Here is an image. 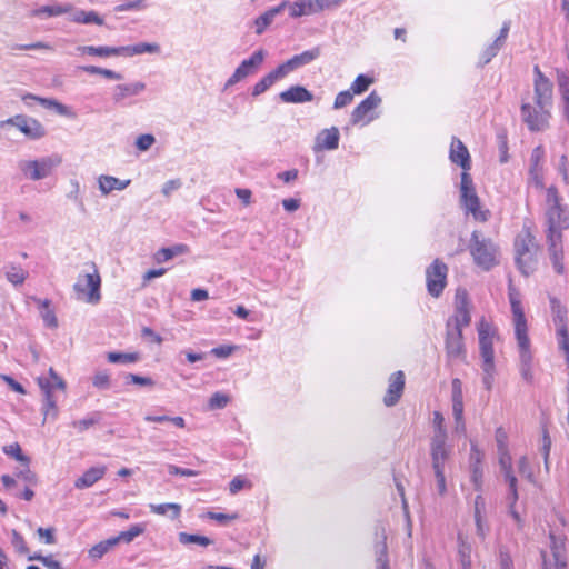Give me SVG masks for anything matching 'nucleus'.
I'll return each instance as SVG.
<instances>
[{
  "label": "nucleus",
  "instance_id": "nucleus-35",
  "mask_svg": "<svg viewBox=\"0 0 569 569\" xmlns=\"http://www.w3.org/2000/svg\"><path fill=\"white\" fill-rule=\"evenodd\" d=\"M78 51L82 54L98 56V57H112L121 56L120 47H108V46H81L78 47Z\"/></svg>",
  "mask_w": 569,
  "mask_h": 569
},
{
  "label": "nucleus",
  "instance_id": "nucleus-19",
  "mask_svg": "<svg viewBox=\"0 0 569 569\" xmlns=\"http://www.w3.org/2000/svg\"><path fill=\"white\" fill-rule=\"evenodd\" d=\"M533 72H535L533 88H535L536 98H538V100L540 102H545L550 97H552V88H553L552 82L541 72V70L538 66H535Z\"/></svg>",
  "mask_w": 569,
  "mask_h": 569
},
{
  "label": "nucleus",
  "instance_id": "nucleus-45",
  "mask_svg": "<svg viewBox=\"0 0 569 569\" xmlns=\"http://www.w3.org/2000/svg\"><path fill=\"white\" fill-rule=\"evenodd\" d=\"M114 546H117V540L111 537L104 541L94 545L89 550V556L92 559H101Z\"/></svg>",
  "mask_w": 569,
  "mask_h": 569
},
{
  "label": "nucleus",
  "instance_id": "nucleus-13",
  "mask_svg": "<svg viewBox=\"0 0 569 569\" xmlns=\"http://www.w3.org/2000/svg\"><path fill=\"white\" fill-rule=\"evenodd\" d=\"M445 349L449 360H463L466 358V347L462 331L459 329L446 328Z\"/></svg>",
  "mask_w": 569,
  "mask_h": 569
},
{
  "label": "nucleus",
  "instance_id": "nucleus-3",
  "mask_svg": "<svg viewBox=\"0 0 569 569\" xmlns=\"http://www.w3.org/2000/svg\"><path fill=\"white\" fill-rule=\"evenodd\" d=\"M469 251L475 263L486 271L498 264V247L477 230L471 233Z\"/></svg>",
  "mask_w": 569,
  "mask_h": 569
},
{
  "label": "nucleus",
  "instance_id": "nucleus-29",
  "mask_svg": "<svg viewBox=\"0 0 569 569\" xmlns=\"http://www.w3.org/2000/svg\"><path fill=\"white\" fill-rule=\"evenodd\" d=\"M130 180H120L112 176L102 174L98 179L99 190L102 194H108L113 190H124L129 184Z\"/></svg>",
  "mask_w": 569,
  "mask_h": 569
},
{
  "label": "nucleus",
  "instance_id": "nucleus-33",
  "mask_svg": "<svg viewBox=\"0 0 569 569\" xmlns=\"http://www.w3.org/2000/svg\"><path fill=\"white\" fill-rule=\"evenodd\" d=\"M451 402L452 416H459L460 412H463L462 382L459 378H453L451 381Z\"/></svg>",
  "mask_w": 569,
  "mask_h": 569
},
{
  "label": "nucleus",
  "instance_id": "nucleus-38",
  "mask_svg": "<svg viewBox=\"0 0 569 569\" xmlns=\"http://www.w3.org/2000/svg\"><path fill=\"white\" fill-rule=\"evenodd\" d=\"M149 509L156 515L169 516V518L173 520L179 518L182 508L179 503L168 502L160 505L151 503L149 505Z\"/></svg>",
  "mask_w": 569,
  "mask_h": 569
},
{
  "label": "nucleus",
  "instance_id": "nucleus-21",
  "mask_svg": "<svg viewBox=\"0 0 569 569\" xmlns=\"http://www.w3.org/2000/svg\"><path fill=\"white\" fill-rule=\"evenodd\" d=\"M146 89V83L137 81L133 83L118 84L113 88L112 99L116 103H120L129 97L140 94Z\"/></svg>",
  "mask_w": 569,
  "mask_h": 569
},
{
  "label": "nucleus",
  "instance_id": "nucleus-10",
  "mask_svg": "<svg viewBox=\"0 0 569 569\" xmlns=\"http://www.w3.org/2000/svg\"><path fill=\"white\" fill-rule=\"evenodd\" d=\"M448 267L440 259H435L426 270V282L428 292L438 298L447 283Z\"/></svg>",
  "mask_w": 569,
  "mask_h": 569
},
{
  "label": "nucleus",
  "instance_id": "nucleus-32",
  "mask_svg": "<svg viewBox=\"0 0 569 569\" xmlns=\"http://www.w3.org/2000/svg\"><path fill=\"white\" fill-rule=\"evenodd\" d=\"M22 101L29 107L32 106L33 101H37L46 109H53L60 114H66V110H67L66 106H63L62 103L58 102L54 99L41 98V97H37L32 93H27V94L22 96Z\"/></svg>",
  "mask_w": 569,
  "mask_h": 569
},
{
  "label": "nucleus",
  "instance_id": "nucleus-63",
  "mask_svg": "<svg viewBox=\"0 0 569 569\" xmlns=\"http://www.w3.org/2000/svg\"><path fill=\"white\" fill-rule=\"evenodd\" d=\"M154 142H156V138L150 133H146V134H141L137 138L136 147L140 151H147L152 147V144Z\"/></svg>",
  "mask_w": 569,
  "mask_h": 569
},
{
  "label": "nucleus",
  "instance_id": "nucleus-22",
  "mask_svg": "<svg viewBox=\"0 0 569 569\" xmlns=\"http://www.w3.org/2000/svg\"><path fill=\"white\" fill-rule=\"evenodd\" d=\"M38 385H39L40 389L42 390V392L44 393V403H43V408H42L43 415H44V420L50 416L54 418L57 416L58 409L56 406V400L51 392V385H50L49 380L46 379L44 377L38 378Z\"/></svg>",
  "mask_w": 569,
  "mask_h": 569
},
{
  "label": "nucleus",
  "instance_id": "nucleus-39",
  "mask_svg": "<svg viewBox=\"0 0 569 569\" xmlns=\"http://www.w3.org/2000/svg\"><path fill=\"white\" fill-rule=\"evenodd\" d=\"M70 20L76 23L83 24H103V19L96 11L77 10L72 12Z\"/></svg>",
  "mask_w": 569,
  "mask_h": 569
},
{
  "label": "nucleus",
  "instance_id": "nucleus-61",
  "mask_svg": "<svg viewBox=\"0 0 569 569\" xmlns=\"http://www.w3.org/2000/svg\"><path fill=\"white\" fill-rule=\"evenodd\" d=\"M345 0H313L316 12L339 8Z\"/></svg>",
  "mask_w": 569,
  "mask_h": 569
},
{
  "label": "nucleus",
  "instance_id": "nucleus-57",
  "mask_svg": "<svg viewBox=\"0 0 569 569\" xmlns=\"http://www.w3.org/2000/svg\"><path fill=\"white\" fill-rule=\"evenodd\" d=\"M147 7L146 0H127L114 7L116 12L142 10Z\"/></svg>",
  "mask_w": 569,
  "mask_h": 569
},
{
  "label": "nucleus",
  "instance_id": "nucleus-20",
  "mask_svg": "<svg viewBox=\"0 0 569 569\" xmlns=\"http://www.w3.org/2000/svg\"><path fill=\"white\" fill-rule=\"evenodd\" d=\"M547 242L553 269L557 273L562 274L565 272V266L562 263V238L552 236L551 238H547Z\"/></svg>",
  "mask_w": 569,
  "mask_h": 569
},
{
  "label": "nucleus",
  "instance_id": "nucleus-17",
  "mask_svg": "<svg viewBox=\"0 0 569 569\" xmlns=\"http://www.w3.org/2000/svg\"><path fill=\"white\" fill-rule=\"evenodd\" d=\"M381 103L380 96L372 91L365 100H362L352 111L351 113V123L357 124L361 122L365 117L376 109Z\"/></svg>",
  "mask_w": 569,
  "mask_h": 569
},
{
  "label": "nucleus",
  "instance_id": "nucleus-31",
  "mask_svg": "<svg viewBox=\"0 0 569 569\" xmlns=\"http://www.w3.org/2000/svg\"><path fill=\"white\" fill-rule=\"evenodd\" d=\"M538 251L539 250H531L526 256L523 254L515 258L517 267L523 276L528 277L537 269Z\"/></svg>",
  "mask_w": 569,
  "mask_h": 569
},
{
  "label": "nucleus",
  "instance_id": "nucleus-5",
  "mask_svg": "<svg viewBox=\"0 0 569 569\" xmlns=\"http://www.w3.org/2000/svg\"><path fill=\"white\" fill-rule=\"evenodd\" d=\"M61 162L62 157L58 153H52L36 160H20L18 169L24 178L38 181L49 177Z\"/></svg>",
  "mask_w": 569,
  "mask_h": 569
},
{
  "label": "nucleus",
  "instance_id": "nucleus-28",
  "mask_svg": "<svg viewBox=\"0 0 569 569\" xmlns=\"http://www.w3.org/2000/svg\"><path fill=\"white\" fill-rule=\"evenodd\" d=\"M551 539V552L555 559V566H545V569H567V561L565 556V543L561 539H557L553 535H550Z\"/></svg>",
  "mask_w": 569,
  "mask_h": 569
},
{
  "label": "nucleus",
  "instance_id": "nucleus-30",
  "mask_svg": "<svg viewBox=\"0 0 569 569\" xmlns=\"http://www.w3.org/2000/svg\"><path fill=\"white\" fill-rule=\"evenodd\" d=\"M121 56L133 57L143 53H158L160 46L158 43L139 42L132 46L120 47Z\"/></svg>",
  "mask_w": 569,
  "mask_h": 569
},
{
  "label": "nucleus",
  "instance_id": "nucleus-18",
  "mask_svg": "<svg viewBox=\"0 0 569 569\" xmlns=\"http://www.w3.org/2000/svg\"><path fill=\"white\" fill-rule=\"evenodd\" d=\"M279 98L284 103H305L313 100V94L305 87L296 84L280 92Z\"/></svg>",
  "mask_w": 569,
  "mask_h": 569
},
{
  "label": "nucleus",
  "instance_id": "nucleus-16",
  "mask_svg": "<svg viewBox=\"0 0 569 569\" xmlns=\"http://www.w3.org/2000/svg\"><path fill=\"white\" fill-rule=\"evenodd\" d=\"M449 158L453 163L460 166L463 172L470 170L471 160L469 151L463 142L457 137H452L451 139Z\"/></svg>",
  "mask_w": 569,
  "mask_h": 569
},
{
  "label": "nucleus",
  "instance_id": "nucleus-24",
  "mask_svg": "<svg viewBox=\"0 0 569 569\" xmlns=\"http://www.w3.org/2000/svg\"><path fill=\"white\" fill-rule=\"evenodd\" d=\"M107 467L106 466H98V467H91L87 471L83 472L81 477H79L76 482L74 487L77 489H86L91 486H93L98 480L103 478L106 475Z\"/></svg>",
  "mask_w": 569,
  "mask_h": 569
},
{
  "label": "nucleus",
  "instance_id": "nucleus-15",
  "mask_svg": "<svg viewBox=\"0 0 569 569\" xmlns=\"http://www.w3.org/2000/svg\"><path fill=\"white\" fill-rule=\"evenodd\" d=\"M405 389V373L399 370L393 372L389 378V386L383 398L387 407L395 406L402 396Z\"/></svg>",
  "mask_w": 569,
  "mask_h": 569
},
{
  "label": "nucleus",
  "instance_id": "nucleus-56",
  "mask_svg": "<svg viewBox=\"0 0 569 569\" xmlns=\"http://www.w3.org/2000/svg\"><path fill=\"white\" fill-rule=\"evenodd\" d=\"M276 81L270 73L266 74L260 81H258L252 88V96L258 97L266 92Z\"/></svg>",
  "mask_w": 569,
  "mask_h": 569
},
{
  "label": "nucleus",
  "instance_id": "nucleus-4",
  "mask_svg": "<svg viewBox=\"0 0 569 569\" xmlns=\"http://www.w3.org/2000/svg\"><path fill=\"white\" fill-rule=\"evenodd\" d=\"M533 99L535 104L522 102L520 108L521 119L530 131H545L549 127L552 97L545 102H540L536 97Z\"/></svg>",
  "mask_w": 569,
  "mask_h": 569
},
{
  "label": "nucleus",
  "instance_id": "nucleus-14",
  "mask_svg": "<svg viewBox=\"0 0 569 569\" xmlns=\"http://www.w3.org/2000/svg\"><path fill=\"white\" fill-rule=\"evenodd\" d=\"M543 160L545 149L542 146H537L530 156L529 180L538 189L543 188Z\"/></svg>",
  "mask_w": 569,
  "mask_h": 569
},
{
  "label": "nucleus",
  "instance_id": "nucleus-62",
  "mask_svg": "<svg viewBox=\"0 0 569 569\" xmlns=\"http://www.w3.org/2000/svg\"><path fill=\"white\" fill-rule=\"evenodd\" d=\"M92 385L98 389H109L110 387V376L107 371H99L92 378Z\"/></svg>",
  "mask_w": 569,
  "mask_h": 569
},
{
  "label": "nucleus",
  "instance_id": "nucleus-53",
  "mask_svg": "<svg viewBox=\"0 0 569 569\" xmlns=\"http://www.w3.org/2000/svg\"><path fill=\"white\" fill-rule=\"evenodd\" d=\"M14 477L23 480L24 482H27L31 486L37 485V476L30 469V463H22V468L17 469V471L14 472Z\"/></svg>",
  "mask_w": 569,
  "mask_h": 569
},
{
  "label": "nucleus",
  "instance_id": "nucleus-58",
  "mask_svg": "<svg viewBox=\"0 0 569 569\" xmlns=\"http://www.w3.org/2000/svg\"><path fill=\"white\" fill-rule=\"evenodd\" d=\"M502 46L493 41L481 53L480 61L482 64L489 63L501 50Z\"/></svg>",
  "mask_w": 569,
  "mask_h": 569
},
{
  "label": "nucleus",
  "instance_id": "nucleus-41",
  "mask_svg": "<svg viewBox=\"0 0 569 569\" xmlns=\"http://www.w3.org/2000/svg\"><path fill=\"white\" fill-rule=\"evenodd\" d=\"M188 250L186 244H176L169 248H161L154 253V260L158 263H163L176 256L182 254Z\"/></svg>",
  "mask_w": 569,
  "mask_h": 569
},
{
  "label": "nucleus",
  "instance_id": "nucleus-11",
  "mask_svg": "<svg viewBox=\"0 0 569 569\" xmlns=\"http://www.w3.org/2000/svg\"><path fill=\"white\" fill-rule=\"evenodd\" d=\"M266 57V52L260 49L254 51L250 58L244 59L227 80L224 88H229L240 82L250 74H253L258 68L262 64Z\"/></svg>",
  "mask_w": 569,
  "mask_h": 569
},
{
  "label": "nucleus",
  "instance_id": "nucleus-52",
  "mask_svg": "<svg viewBox=\"0 0 569 569\" xmlns=\"http://www.w3.org/2000/svg\"><path fill=\"white\" fill-rule=\"evenodd\" d=\"M230 402V397L222 392H214L209 401L208 408L210 410L223 409Z\"/></svg>",
  "mask_w": 569,
  "mask_h": 569
},
{
  "label": "nucleus",
  "instance_id": "nucleus-34",
  "mask_svg": "<svg viewBox=\"0 0 569 569\" xmlns=\"http://www.w3.org/2000/svg\"><path fill=\"white\" fill-rule=\"evenodd\" d=\"M3 273L6 279L13 286H21L28 277V271L14 263L6 264L3 267Z\"/></svg>",
  "mask_w": 569,
  "mask_h": 569
},
{
  "label": "nucleus",
  "instance_id": "nucleus-23",
  "mask_svg": "<svg viewBox=\"0 0 569 569\" xmlns=\"http://www.w3.org/2000/svg\"><path fill=\"white\" fill-rule=\"evenodd\" d=\"M339 130L336 127L322 130L316 138V148L335 150L339 146Z\"/></svg>",
  "mask_w": 569,
  "mask_h": 569
},
{
  "label": "nucleus",
  "instance_id": "nucleus-60",
  "mask_svg": "<svg viewBox=\"0 0 569 569\" xmlns=\"http://www.w3.org/2000/svg\"><path fill=\"white\" fill-rule=\"evenodd\" d=\"M499 466L502 473L512 471V458L509 452V449L507 450H499Z\"/></svg>",
  "mask_w": 569,
  "mask_h": 569
},
{
  "label": "nucleus",
  "instance_id": "nucleus-1",
  "mask_svg": "<svg viewBox=\"0 0 569 569\" xmlns=\"http://www.w3.org/2000/svg\"><path fill=\"white\" fill-rule=\"evenodd\" d=\"M509 300L513 318L515 336L519 350V365H532L533 356L530 349L527 319L521 301L518 293L515 291L509 292Z\"/></svg>",
  "mask_w": 569,
  "mask_h": 569
},
{
  "label": "nucleus",
  "instance_id": "nucleus-43",
  "mask_svg": "<svg viewBox=\"0 0 569 569\" xmlns=\"http://www.w3.org/2000/svg\"><path fill=\"white\" fill-rule=\"evenodd\" d=\"M451 452V448H439V449H431V462H432V469L433 470H440L445 469V463L447 459L449 458V455Z\"/></svg>",
  "mask_w": 569,
  "mask_h": 569
},
{
  "label": "nucleus",
  "instance_id": "nucleus-40",
  "mask_svg": "<svg viewBox=\"0 0 569 569\" xmlns=\"http://www.w3.org/2000/svg\"><path fill=\"white\" fill-rule=\"evenodd\" d=\"M38 306L40 307V316L48 328H57L58 319L56 317L54 311L50 308V300L44 299H36Z\"/></svg>",
  "mask_w": 569,
  "mask_h": 569
},
{
  "label": "nucleus",
  "instance_id": "nucleus-12",
  "mask_svg": "<svg viewBox=\"0 0 569 569\" xmlns=\"http://www.w3.org/2000/svg\"><path fill=\"white\" fill-rule=\"evenodd\" d=\"M471 321L467 292L457 291L455 313L447 320L446 328L463 330Z\"/></svg>",
  "mask_w": 569,
  "mask_h": 569
},
{
  "label": "nucleus",
  "instance_id": "nucleus-8",
  "mask_svg": "<svg viewBox=\"0 0 569 569\" xmlns=\"http://www.w3.org/2000/svg\"><path fill=\"white\" fill-rule=\"evenodd\" d=\"M93 271L90 273L79 274L77 282L73 284V290L78 298H86V301L96 305L101 299L100 286L101 278L94 264Z\"/></svg>",
  "mask_w": 569,
  "mask_h": 569
},
{
  "label": "nucleus",
  "instance_id": "nucleus-64",
  "mask_svg": "<svg viewBox=\"0 0 569 569\" xmlns=\"http://www.w3.org/2000/svg\"><path fill=\"white\" fill-rule=\"evenodd\" d=\"M352 99H353V96L349 90L341 91L337 94V97L335 99L333 108L335 109L343 108V107L350 104Z\"/></svg>",
  "mask_w": 569,
  "mask_h": 569
},
{
  "label": "nucleus",
  "instance_id": "nucleus-47",
  "mask_svg": "<svg viewBox=\"0 0 569 569\" xmlns=\"http://www.w3.org/2000/svg\"><path fill=\"white\" fill-rule=\"evenodd\" d=\"M143 531H144V527L140 523H137V525L131 526L128 530L121 531L118 536L112 537V538L117 540V545L120 541L129 543L134 538L140 536Z\"/></svg>",
  "mask_w": 569,
  "mask_h": 569
},
{
  "label": "nucleus",
  "instance_id": "nucleus-46",
  "mask_svg": "<svg viewBox=\"0 0 569 569\" xmlns=\"http://www.w3.org/2000/svg\"><path fill=\"white\" fill-rule=\"evenodd\" d=\"M558 86L563 101V114L569 120V76L561 74L558 79Z\"/></svg>",
  "mask_w": 569,
  "mask_h": 569
},
{
  "label": "nucleus",
  "instance_id": "nucleus-37",
  "mask_svg": "<svg viewBox=\"0 0 569 569\" xmlns=\"http://www.w3.org/2000/svg\"><path fill=\"white\" fill-rule=\"evenodd\" d=\"M316 8L313 0H297L289 6V14L291 18L315 14Z\"/></svg>",
  "mask_w": 569,
  "mask_h": 569
},
{
  "label": "nucleus",
  "instance_id": "nucleus-2",
  "mask_svg": "<svg viewBox=\"0 0 569 569\" xmlns=\"http://www.w3.org/2000/svg\"><path fill=\"white\" fill-rule=\"evenodd\" d=\"M479 352L481 357L482 385L486 390L490 391L496 378V363L493 351V336L490 325L481 321L478 328Z\"/></svg>",
  "mask_w": 569,
  "mask_h": 569
},
{
  "label": "nucleus",
  "instance_id": "nucleus-51",
  "mask_svg": "<svg viewBox=\"0 0 569 569\" xmlns=\"http://www.w3.org/2000/svg\"><path fill=\"white\" fill-rule=\"evenodd\" d=\"M373 82V79L366 76V74H359L355 81L351 83V91L355 94H360L369 88V86Z\"/></svg>",
  "mask_w": 569,
  "mask_h": 569
},
{
  "label": "nucleus",
  "instance_id": "nucleus-26",
  "mask_svg": "<svg viewBox=\"0 0 569 569\" xmlns=\"http://www.w3.org/2000/svg\"><path fill=\"white\" fill-rule=\"evenodd\" d=\"M531 250H539V246L529 231H522L515 240L516 257L526 256Z\"/></svg>",
  "mask_w": 569,
  "mask_h": 569
},
{
  "label": "nucleus",
  "instance_id": "nucleus-44",
  "mask_svg": "<svg viewBox=\"0 0 569 569\" xmlns=\"http://www.w3.org/2000/svg\"><path fill=\"white\" fill-rule=\"evenodd\" d=\"M179 542L187 546L191 543L199 545L201 547H208L212 543V540L206 536L193 535L188 532H180L178 535Z\"/></svg>",
  "mask_w": 569,
  "mask_h": 569
},
{
  "label": "nucleus",
  "instance_id": "nucleus-59",
  "mask_svg": "<svg viewBox=\"0 0 569 569\" xmlns=\"http://www.w3.org/2000/svg\"><path fill=\"white\" fill-rule=\"evenodd\" d=\"M127 385H139L142 387H152L154 386V381L150 377H142L136 373H127L124 377Z\"/></svg>",
  "mask_w": 569,
  "mask_h": 569
},
{
  "label": "nucleus",
  "instance_id": "nucleus-55",
  "mask_svg": "<svg viewBox=\"0 0 569 569\" xmlns=\"http://www.w3.org/2000/svg\"><path fill=\"white\" fill-rule=\"evenodd\" d=\"M101 419V415L99 412H93L86 418L74 421L73 427L77 428L80 432L89 429L91 426L98 423Z\"/></svg>",
  "mask_w": 569,
  "mask_h": 569
},
{
  "label": "nucleus",
  "instance_id": "nucleus-6",
  "mask_svg": "<svg viewBox=\"0 0 569 569\" xmlns=\"http://www.w3.org/2000/svg\"><path fill=\"white\" fill-rule=\"evenodd\" d=\"M460 202L466 213H471L475 220L485 222L489 219L490 211L480 209V199L475 190L472 178L468 172L461 173Z\"/></svg>",
  "mask_w": 569,
  "mask_h": 569
},
{
  "label": "nucleus",
  "instance_id": "nucleus-50",
  "mask_svg": "<svg viewBox=\"0 0 569 569\" xmlns=\"http://www.w3.org/2000/svg\"><path fill=\"white\" fill-rule=\"evenodd\" d=\"M3 452L21 463H30V458L22 452L18 442L3 447Z\"/></svg>",
  "mask_w": 569,
  "mask_h": 569
},
{
  "label": "nucleus",
  "instance_id": "nucleus-27",
  "mask_svg": "<svg viewBox=\"0 0 569 569\" xmlns=\"http://www.w3.org/2000/svg\"><path fill=\"white\" fill-rule=\"evenodd\" d=\"M288 6V2L287 1H282L279 6L277 7H273L269 10H267L264 13H262L261 16H259L256 20H254V26H256V33L257 34H262L263 31L271 24V22L273 21V19L280 13L282 12V10Z\"/></svg>",
  "mask_w": 569,
  "mask_h": 569
},
{
  "label": "nucleus",
  "instance_id": "nucleus-9",
  "mask_svg": "<svg viewBox=\"0 0 569 569\" xmlns=\"http://www.w3.org/2000/svg\"><path fill=\"white\" fill-rule=\"evenodd\" d=\"M1 126H12L22 132L28 139L38 140L47 134L46 128L34 118L17 114L1 122Z\"/></svg>",
  "mask_w": 569,
  "mask_h": 569
},
{
  "label": "nucleus",
  "instance_id": "nucleus-36",
  "mask_svg": "<svg viewBox=\"0 0 569 569\" xmlns=\"http://www.w3.org/2000/svg\"><path fill=\"white\" fill-rule=\"evenodd\" d=\"M71 9H72V6L69 3H66V4L54 3V4L42 6L38 9H34L31 12V14L33 17H40V16L58 17L63 13L70 12Z\"/></svg>",
  "mask_w": 569,
  "mask_h": 569
},
{
  "label": "nucleus",
  "instance_id": "nucleus-48",
  "mask_svg": "<svg viewBox=\"0 0 569 569\" xmlns=\"http://www.w3.org/2000/svg\"><path fill=\"white\" fill-rule=\"evenodd\" d=\"M80 69L89 74H101L104 78L111 79V80L122 79V74H120L113 70H110V69H104V68H100V67H96V66H83V67H80Z\"/></svg>",
  "mask_w": 569,
  "mask_h": 569
},
{
  "label": "nucleus",
  "instance_id": "nucleus-49",
  "mask_svg": "<svg viewBox=\"0 0 569 569\" xmlns=\"http://www.w3.org/2000/svg\"><path fill=\"white\" fill-rule=\"evenodd\" d=\"M107 359L111 363H133L139 360L138 353L109 352Z\"/></svg>",
  "mask_w": 569,
  "mask_h": 569
},
{
  "label": "nucleus",
  "instance_id": "nucleus-25",
  "mask_svg": "<svg viewBox=\"0 0 569 569\" xmlns=\"http://www.w3.org/2000/svg\"><path fill=\"white\" fill-rule=\"evenodd\" d=\"M321 54V49L320 47H315L310 50H306L299 54H295L292 58L288 59L287 62H288V67L291 68L292 71L301 68V67H305L309 63H311L312 61H315L316 59H318Z\"/></svg>",
  "mask_w": 569,
  "mask_h": 569
},
{
  "label": "nucleus",
  "instance_id": "nucleus-54",
  "mask_svg": "<svg viewBox=\"0 0 569 569\" xmlns=\"http://www.w3.org/2000/svg\"><path fill=\"white\" fill-rule=\"evenodd\" d=\"M470 479L475 487V490L481 492L483 486L482 466L470 465Z\"/></svg>",
  "mask_w": 569,
  "mask_h": 569
},
{
  "label": "nucleus",
  "instance_id": "nucleus-42",
  "mask_svg": "<svg viewBox=\"0 0 569 569\" xmlns=\"http://www.w3.org/2000/svg\"><path fill=\"white\" fill-rule=\"evenodd\" d=\"M458 556L461 569H471V545L468 543L461 535L458 536Z\"/></svg>",
  "mask_w": 569,
  "mask_h": 569
},
{
  "label": "nucleus",
  "instance_id": "nucleus-7",
  "mask_svg": "<svg viewBox=\"0 0 569 569\" xmlns=\"http://www.w3.org/2000/svg\"><path fill=\"white\" fill-rule=\"evenodd\" d=\"M559 200L557 189L550 187L547 190V202L549 206L546 212L548 223L547 238H551L552 236L562 238L561 231L568 228V216L561 208Z\"/></svg>",
  "mask_w": 569,
  "mask_h": 569
}]
</instances>
